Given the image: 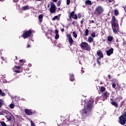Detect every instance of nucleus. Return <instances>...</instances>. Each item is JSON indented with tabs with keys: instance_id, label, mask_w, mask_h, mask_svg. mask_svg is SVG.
Wrapping results in <instances>:
<instances>
[{
	"instance_id": "obj_1",
	"label": "nucleus",
	"mask_w": 126,
	"mask_h": 126,
	"mask_svg": "<svg viewBox=\"0 0 126 126\" xmlns=\"http://www.w3.org/2000/svg\"><path fill=\"white\" fill-rule=\"evenodd\" d=\"M94 103V99L91 98L88 102L87 103V106L85 108V109L82 110V115L84 117H87V116L89 115V112H90V110L92 106H93V104Z\"/></svg>"
},
{
	"instance_id": "obj_2",
	"label": "nucleus",
	"mask_w": 126,
	"mask_h": 126,
	"mask_svg": "<svg viewBox=\"0 0 126 126\" xmlns=\"http://www.w3.org/2000/svg\"><path fill=\"white\" fill-rule=\"evenodd\" d=\"M110 23L113 33L117 34L118 31H119V22L115 16H112Z\"/></svg>"
},
{
	"instance_id": "obj_3",
	"label": "nucleus",
	"mask_w": 126,
	"mask_h": 126,
	"mask_svg": "<svg viewBox=\"0 0 126 126\" xmlns=\"http://www.w3.org/2000/svg\"><path fill=\"white\" fill-rule=\"evenodd\" d=\"M80 47L84 51H91V46L86 42H82L80 44Z\"/></svg>"
},
{
	"instance_id": "obj_4",
	"label": "nucleus",
	"mask_w": 126,
	"mask_h": 126,
	"mask_svg": "<svg viewBox=\"0 0 126 126\" xmlns=\"http://www.w3.org/2000/svg\"><path fill=\"white\" fill-rule=\"evenodd\" d=\"M118 123L122 126H125L126 124V112L119 117Z\"/></svg>"
},
{
	"instance_id": "obj_5",
	"label": "nucleus",
	"mask_w": 126,
	"mask_h": 126,
	"mask_svg": "<svg viewBox=\"0 0 126 126\" xmlns=\"http://www.w3.org/2000/svg\"><path fill=\"white\" fill-rule=\"evenodd\" d=\"M104 12V8L101 5L97 6L94 10V14L97 15V16L102 14Z\"/></svg>"
},
{
	"instance_id": "obj_6",
	"label": "nucleus",
	"mask_w": 126,
	"mask_h": 126,
	"mask_svg": "<svg viewBox=\"0 0 126 126\" xmlns=\"http://www.w3.org/2000/svg\"><path fill=\"white\" fill-rule=\"evenodd\" d=\"M31 35H32V30H29V31H24L23 32L22 37L24 38V39H26V38H29Z\"/></svg>"
},
{
	"instance_id": "obj_7",
	"label": "nucleus",
	"mask_w": 126,
	"mask_h": 126,
	"mask_svg": "<svg viewBox=\"0 0 126 126\" xmlns=\"http://www.w3.org/2000/svg\"><path fill=\"white\" fill-rule=\"evenodd\" d=\"M110 93H108V92L105 91L102 93L101 96H100V100H102V101H105V100H107V98L109 97Z\"/></svg>"
},
{
	"instance_id": "obj_8",
	"label": "nucleus",
	"mask_w": 126,
	"mask_h": 126,
	"mask_svg": "<svg viewBox=\"0 0 126 126\" xmlns=\"http://www.w3.org/2000/svg\"><path fill=\"white\" fill-rule=\"evenodd\" d=\"M97 56H98V57H98L96 59L97 63L98 64V65H100L101 63H100V60L104 58V55H103V53H102V52H101V50H100L97 51Z\"/></svg>"
},
{
	"instance_id": "obj_9",
	"label": "nucleus",
	"mask_w": 126,
	"mask_h": 126,
	"mask_svg": "<svg viewBox=\"0 0 126 126\" xmlns=\"http://www.w3.org/2000/svg\"><path fill=\"white\" fill-rule=\"evenodd\" d=\"M51 7L50 8V13H55L56 12V5L55 4V3L53 2H51Z\"/></svg>"
},
{
	"instance_id": "obj_10",
	"label": "nucleus",
	"mask_w": 126,
	"mask_h": 126,
	"mask_svg": "<svg viewBox=\"0 0 126 126\" xmlns=\"http://www.w3.org/2000/svg\"><path fill=\"white\" fill-rule=\"evenodd\" d=\"M67 37L68 39V42L70 44V46H72V45L73 44L74 41L73 39H72V37H71V34H67Z\"/></svg>"
},
{
	"instance_id": "obj_11",
	"label": "nucleus",
	"mask_w": 126,
	"mask_h": 126,
	"mask_svg": "<svg viewBox=\"0 0 126 126\" xmlns=\"http://www.w3.org/2000/svg\"><path fill=\"white\" fill-rule=\"evenodd\" d=\"M106 53L107 56L110 57L111 55H113V54H114V48H111L109 50L106 51Z\"/></svg>"
},
{
	"instance_id": "obj_12",
	"label": "nucleus",
	"mask_w": 126,
	"mask_h": 126,
	"mask_svg": "<svg viewBox=\"0 0 126 126\" xmlns=\"http://www.w3.org/2000/svg\"><path fill=\"white\" fill-rule=\"evenodd\" d=\"M25 113L28 116H31L32 115V112H31V111H30V110H29L28 109H25Z\"/></svg>"
},
{
	"instance_id": "obj_13",
	"label": "nucleus",
	"mask_w": 126,
	"mask_h": 126,
	"mask_svg": "<svg viewBox=\"0 0 126 126\" xmlns=\"http://www.w3.org/2000/svg\"><path fill=\"white\" fill-rule=\"evenodd\" d=\"M111 105H113V106H114L115 108H118L119 107V104H118V103L116 102L112 101H111Z\"/></svg>"
},
{
	"instance_id": "obj_14",
	"label": "nucleus",
	"mask_w": 126,
	"mask_h": 126,
	"mask_svg": "<svg viewBox=\"0 0 126 126\" xmlns=\"http://www.w3.org/2000/svg\"><path fill=\"white\" fill-rule=\"evenodd\" d=\"M43 17H44L43 14H40L38 16V20L40 23H42V22H43Z\"/></svg>"
},
{
	"instance_id": "obj_15",
	"label": "nucleus",
	"mask_w": 126,
	"mask_h": 126,
	"mask_svg": "<svg viewBox=\"0 0 126 126\" xmlns=\"http://www.w3.org/2000/svg\"><path fill=\"white\" fill-rule=\"evenodd\" d=\"M114 40V37L112 36L111 35H109L107 37V41L108 42H112Z\"/></svg>"
},
{
	"instance_id": "obj_16",
	"label": "nucleus",
	"mask_w": 126,
	"mask_h": 126,
	"mask_svg": "<svg viewBox=\"0 0 126 126\" xmlns=\"http://www.w3.org/2000/svg\"><path fill=\"white\" fill-rule=\"evenodd\" d=\"M22 10H28L29 9V6L28 5L22 7Z\"/></svg>"
},
{
	"instance_id": "obj_17",
	"label": "nucleus",
	"mask_w": 126,
	"mask_h": 126,
	"mask_svg": "<svg viewBox=\"0 0 126 126\" xmlns=\"http://www.w3.org/2000/svg\"><path fill=\"white\" fill-rule=\"evenodd\" d=\"M86 4H89V5H92V1L90 0H87L85 1Z\"/></svg>"
},
{
	"instance_id": "obj_18",
	"label": "nucleus",
	"mask_w": 126,
	"mask_h": 126,
	"mask_svg": "<svg viewBox=\"0 0 126 126\" xmlns=\"http://www.w3.org/2000/svg\"><path fill=\"white\" fill-rule=\"evenodd\" d=\"M93 40H94L93 39V38L91 36H89L88 37V42H89V43H92V42H93Z\"/></svg>"
},
{
	"instance_id": "obj_19",
	"label": "nucleus",
	"mask_w": 126,
	"mask_h": 126,
	"mask_svg": "<svg viewBox=\"0 0 126 126\" xmlns=\"http://www.w3.org/2000/svg\"><path fill=\"white\" fill-rule=\"evenodd\" d=\"M89 33V30L86 29V31H85V33L84 34V36H88V34Z\"/></svg>"
},
{
	"instance_id": "obj_20",
	"label": "nucleus",
	"mask_w": 126,
	"mask_h": 126,
	"mask_svg": "<svg viewBox=\"0 0 126 126\" xmlns=\"http://www.w3.org/2000/svg\"><path fill=\"white\" fill-rule=\"evenodd\" d=\"M5 117L8 121H11V116L9 115H6Z\"/></svg>"
},
{
	"instance_id": "obj_21",
	"label": "nucleus",
	"mask_w": 126,
	"mask_h": 126,
	"mask_svg": "<svg viewBox=\"0 0 126 126\" xmlns=\"http://www.w3.org/2000/svg\"><path fill=\"white\" fill-rule=\"evenodd\" d=\"M114 15H115L116 16L119 15V11L118 10V9L114 10Z\"/></svg>"
},
{
	"instance_id": "obj_22",
	"label": "nucleus",
	"mask_w": 126,
	"mask_h": 126,
	"mask_svg": "<svg viewBox=\"0 0 126 126\" xmlns=\"http://www.w3.org/2000/svg\"><path fill=\"white\" fill-rule=\"evenodd\" d=\"M70 81H74V75H71L70 76Z\"/></svg>"
},
{
	"instance_id": "obj_23",
	"label": "nucleus",
	"mask_w": 126,
	"mask_h": 126,
	"mask_svg": "<svg viewBox=\"0 0 126 126\" xmlns=\"http://www.w3.org/2000/svg\"><path fill=\"white\" fill-rule=\"evenodd\" d=\"M105 90H106V88L105 87H101L100 88V91L101 92H104Z\"/></svg>"
},
{
	"instance_id": "obj_24",
	"label": "nucleus",
	"mask_w": 126,
	"mask_h": 126,
	"mask_svg": "<svg viewBox=\"0 0 126 126\" xmlns=\"http://www.w3.org/2000/svg\"><path fill=\"white\" fill-rule=\"evenodd\" d=\"M73 36L74 38H77V34H76V32H73Z\"/></svg>"
},
{
	"instance_id": "obj_25",
	"label": "nucleus",
	"mask_w": 126,
	"mask_h": 126,
	"mask_svg": "<svg viewBox=\"0 0 126 126\" xmlns=\"http://www.w3.org/2000/svg\"><path fill=\"white\" fill-rule=\"evenodd\" d=\"M3 104V100L0 99V108L2 107V104Z\"/></svg>"
},
{
	"instance_id": "obj_26",
	"label": "nucleus",
	"mask_w": 126,
	"mask_h": 126,
	"mask_svg": "<svg viewBox=\"0 0 126 126\" xmlns=\"http://www.w3.org/2000/svg\"><path fill=\"white\" fill-rule=\"evenodd\" d=\"M91 36L93 38H95V37H96V33L94 32H93L91 33Z\"/></svg>"
},
{
	"instance_id": "obj_27",
	"label": "nucleus",
	"mask_w": 126,
	"mask_h": 126,
	"mask_svg": "<svg viewBox=\"0 0 126 126\" xmlns=\"http://www.w3.org/2000/svg\"><path fill=\"white\" fill-rule=\"evenodd\" d=\"M0 124H1L2 126H6V124H5V123L3 121H1Z\"/></svg>"
},
{
	"instance_id": "obj_28",
	"label": "nucleus",
	"mask_w": 126,
	"mask_h": 126,
	"mask_svg": "<svg viewBox=\"0 0 126 126\" xmlns=\"http://www.w3.org/2000/svg\"><path fill=\"white\" fill-rule=\"evenodd\" d=\"M0 95L1 96H4V95H5V94H4V93L2 92V91H1L0 89Z\"/></svg>"
},
{
	"instance_id": "obj_29",
	"label": "nucleus",
	"mask_w": 126,
	"mask_h": 126,
	"mask_svg": "<svg viewBox=\"0 0 126 126\" xmlns=\"http://www.w3.org/2000/svg\"><path fill=\"white\" fill-rule=\"evenodd\" d=\"M61 3H62V0H60L57 2V6H61Z\"/></svg>"
},
{
	"instance_id": "obj_30",
	"label": "nucleus",
	"mask_w": 126,
	"mask_h": 126,
	"mask_svg": "<svg viewBox=\"0 0 126 126\" xmlns=\"http://www.w3.org/2000/svg\"><path fill=\"white\" fill-rule=\"evenodd\" d=\"M14 106H15L14 104H12V103H11V104H10V106H9V107H10V108L11 109H14Z\"/></svg>"
},
{
	"instance_id": "obj_31",
	"label": "nucleus",
	"mask_w": 126,
	"mask_h": 126,
	"mask_svg": "<svg viewBox=\"0 0 126 126\" xmlns=\"http://www.w3.org/2000/svg\"><path fill=\"white\" fill-rule=\"evenodd\" d=\"M55 38L56 39V40H58V39H59V38H60V35H59V34H56Z\"/></svg>"
},
{
	"instance_id": "obj_32",
	"label": "nucleus",
	"mask_w": 126,
	"mask_h": 126,
	"mask_svg": "<svg viewBox=\"0 0 126 126\" xmlns=\"http://www.w3.org/2000/svg\"><path fill=\"white\" fill-rule=\"evenodd\" d=\"M74 11H72L71 13H70V15L72 16V17H74Z\"/></svg>"
},
{
	"instance_id": "obj_33",
	"label": "nucleus",
	"mask_w": 126,
	"mask_h": 126,
	"mask_svg": "<svg viewBox=\"0 0 126 126\" xmlns=\"http://www.w3.org/2000/svg\"><path fill=\"white\" fill-rule=\"evenodd\" d=\"M59 17L58 16H55L52 18V20H56V19H58Z\"/></svg>"
},
{
	"instance_id": "obj_34",
	"label": "nucleus",
	"mask_w": 126,
	"mask_h": 126,
	"mask_svg": "<svg viewBox=\"0 0 126 126\" xmlns=\"http://www.w3.org/2000/svg\"><path fill=\"white\" fill-rule=\"evenodd\" d=\"M70 4V0H66L67 5H69Z\"/></svg>"
},
{
	"instance_id": "obj_35",
	"label": "nucleus",
	"mask_w": 126,
	"mask_h": 126,
	"mask_svg": "<svg viewBox=\"0 0 126 126\" xmlns=\"http://www.w3.org/2000/svg\"><path fill=\"white\" fill-rule=\"evenodd\" d=\"M96 1L97 2H99V3H101V2H103V1H105V0H96Z\"/></svg>"
},
{
	"instance_id": "obj_36",
	"label": "nucleus",
	"mask_w": 126,
	"mask_h": 126,
	"mask_svg": "<svg viewBox=\"0 0 126 126\" xmlns=\"http://www.w3.org/2000/svg\"><path fill=\"white\" fill-rule=\"evenodd\" d=\"M73 18L74 19H77L78 17H77V15L76 14H75L74 15V17H73Z\"/></svg>"
},
{
	"instance_id": "obj_37",
	"label": "nucleus",
	"mask_w": 126,
	"mask_h": 126,
	"mask_svg": "<svg viewBox=\"0 0 126 126\" xmlns=\"http://www.w3.org/2000/svg\"><path fill=\"white\" fill-rule=\"evenodd\" d=\"M81 17H82V16H81V13H79L78 14V18L80 19V18H81Z\"/></svg>"
},
{
	"instance_id": "obj_38",
	"label": "nucleus",
	"mask_w": 126,
	"mask_h": 126,
	"mask_svg": "<svg viewBox=\"0 0 126 126\" xmlns=\"http://www.w3.org/2000/svg\"><path fill=\"white\" fill-rule=\"evenodd\" d=\"M4 112L3 111L0 112V116H4Z\"/></svg>"
},
{
	"instance_id": "obj_39",
	"label": "nucleus",
	"mask_w": 126,
	"mask_h": 126,
	"mask_svg": "<svg viewBox=\"0 0 126 126\" xmlns=\"http://www.w3.org/2000/svg\"><path fill=\"white\" fill-rule=\"evenodd\" d=\"M19 62H20V63H21V65H23V64H24V63H23V62H24V61H23V60H19Z\"/></svg>"
},
{
	"instance_id": "obj_40",
	"label": "nucleus",
	"mask_w": 126,
	"mask_h": 126,
	"mask_svg": "<svg viewBox=\"0 0 126 126\" xmlns=\"http://www.w3.org/2000/svg\"><path fill=\"white\" fill-rule=\"evenodd\" d=\"M84 21H85V19L83 18V19H82V20L81 21V24L83 25V22H84Z\"/></svg>"
},
{
	"instance_id": "obj_41",
	"label": "nucleus",
	"mask_w": 126,
	"mask_h": 126,
	"mask_svg": "<svg viewBox=\"0 0 126 126\" xmlns=\"http://www.w3.org/2000/svg\"><path fill=\"white\" fill-rule=\"evenodd\" d=\"M3 112L4 113V115H5V114H8V113H9V112L7 111V110H3Z\"/></svg>"
},
{
	"instance_id": "obj_42",
	"label": "nucleus",
	"mask_w": 126,
	"mask_h": 126,
	"mask_svg": "<svg viewBox=\"0 0 126 126\" xmlns=\"http://www.w3.org/2000/svg\"><path fill=\"white\" fill-rule=\"evenodd\" d=\"M15 68H17V69H20L21 68V67L20 66H15Z\"/></svg>"
},
{
	"instance_id": "obj_43",
	"label": "nucleus",
	"mask_w": 126,
	"mask_h": 126,
	"mask_svg": "<svg viewBox=\"0 0 126 126\" xmlns=\"http://www.w3.org/2000/svg\"><path fill=\"white\" fill-rule=\"evenodd\" d=\"M116 86H117V85H116V84H115V83L112 84L113 88H114V89L116 88Z\"/></svg>"
},
{
	"instance_id": "obj_44",
	"label": "nucleus",
	"mask_w": 126,
	"mask_h": 126,
	"mask_svg": "<svg viewBox=\"0 0 126 126\" xmlns=\"http://www.w3.org/2000/svg\"><path fill=\"white\" fill-rule=\"evenodd\" d=\"M15 72H16V73H20L21 72L18 70H15Z\"/></svg>"
},
{
	"instance_id": "obj_45",
	"label": "nucleus",
	"mask_w": 126,
	"mask_h": 126,
	"mask_svg": "<svg viewBox=\"0 0 126 126\" xmlns=\"http://www.w3.org/2000/svg\"><path fill=\"white\" fill-rule=\"evenodd\" d=\"M55 33L57 34H59V31L58 30H56L55 31Z\"/></svg>"
},
{
	"instance_id": "obj_46",
	"label": "nucleus",
	"mask_w": 126,
	"mask_h": 126,
	"mask_svg": "<svg viewBox=\"0 0 126 126\" xmlns=\"http://www.w3.org/2000/svg\"><path fill=\"white\" fill-rule=\"evenodd\" d=\"M107 77H108V79H112V77H111V75H108Z\"/></svg>"
},
{
	"instance_id": "obj_47",
	"label": "nucleus",
	"mask_w": 126,
	"mask_h": 126,
	"mask_svg": "<svg viewBox=\"0 0 126 126\" xmlns=\"http://www.w3.org/2000/svg\"><path fill=\"white\" fill-rule=\"evenodd\" d=\"M58 47L61 48V47H62V43H59V44L58 45Z\"/></svg>"
},
{
	"instance_id": "obj_48",
	"label": "nucleus",
	"mask_w": 126,
	"mask_h": 126,
	"mask_svg": "<svg viewBox=\"0 0 126 126\" xmlns=\"http://www.w3.org/2000/svg\"><path fill=\"white\" fill-rule=\"evenodd\" d=\"M30 47H31L30 44H29V43H28L27 46V48H30Z\"/></svg>"
},
{
	"instance_id": "obj_49",
	"label": "nucleus",
	"mask_w": 126,
	"mask_h": 126,
	"mask_svg": "<svg viewBox=\"0 0 126 126\" xmlns=\"http://www.w3.org/2000/svg\"><path fill=\"white\" fill-rule=\"evenodd\" d=\"M99 101V97H96V98H95V102H97V101Z\"/></svg>"
},
{
	"instance_id": "obj_50",
	"label": "nucleus",
	"mask_w": 126,
	"mask_h": 126,
	"mask_svg": "<svg viewBox=\"0 0 126 126\" xmlns=\"http://www.w3.org/2000/svg\"><path fill=\"white\" fill-rule=\"evenodd\" d=\"M1 60H2V61H4V58L3 57H1Z\"/></svg>"
},
{
	"instance_id": "obj_51",
	"label": "nucleus",
	"mask_w": 126,
	"mask_h": 126,
	"mask_svg": "<svg viewBox=\"0 0 126 126\" xmlns=\"http://www.w3.org/2000/svg\"><path fill=\"white\" fill-rule=\"evenodd\" d=\"M14 2H18L19 1V0H14Z\"/></svg>"
},
{
	"instance_id": "obj_52",
	"label": "nucleus",
	"mask_w": 126,
	"mask_h": 126,
	"mask_svg": "<svg viewBox=\"0 0 126 126\" xmlns=\"http://www.w3.org/2000/svg\"><path fill=\"white\" fill-rule=\"evenodd\" d=\"M91 23H95V21H93V20H92V21H90Z\"/></svg>"
},
{
	"instance_id": "obj_53",
	"label": "nucleus",
	"mask_w": 126,
	"mask_h": 126,
	"mask_svg": "<svg viewBox=\"0 0 126 126\" xmlns=\"http://www.w3.org/2000/svg\"><path fill=\"white\" fill-rule=\"evenodd\" d=\"M53 2H57L58 1V0H52Z\"/></svg>"
},
{
	"instance_id": "obj_54",
	"label": "nucleus",
	"mask_w": 126,
	"mask_h": 126,
	"mask_svg": "<svg viewBox=\"0 0 126 126\" xmlns=\"http://www.w3.org/2000/svg\"><path fill=\"white\" fill-rule=\"evenodd\" d=\"M62 32H64V29H62L61 30Z\"/></svg>"
},
{
	"instance_id": "obj_55",
	"label": "nucleus",
	"mask_w": 126,
	"mask_h": 126,
	"mask_svg": "<svg viewBox=\"0 0 126 126\" xmlns=\"http://www.w3.org/2000/svg\"><path fill=\"white\" fill-rule=\"evenodd\" d=\"M109 2H112L113 0H108Z\"/></svg>"
},
{
	"instance_id": "obj_56",
	"label": "nucleus",
	"mask_w": 126,
	"mask_h": 126,
	"mask_svg": "<svg viewBox=\"0 0 126 126\" xmlns=\"http://www.w3.org/2000/svg\"><path fill=\"white\" fill-rule=\"evenodd\" d=\"M69 19H70L71 18H72V16H71L70 15L69 16Z\"/></svg>"
},
{
	"instance_id": "obj_57",
	"label": "nucleus",
	"mask_w": 126,
	"mask_h": 126,
	"mask_svg": "<svg viewBox=\"0 0 126 126\" xmlns=\"http://www.w3.org/2000/svg\"><path fill=\"white\" fill-rule=\"evenodd\" d=\"M120 100H123V97L121 96L120 98H119Z\"/></svg>"
},
{
	"instance_id": "obj_58",
	"label": "nucleus",
	"mask_w": 126,
	"mask_h": 126,
	"mask_svg": "<svg viewBox=\"0 0 126 126\" xmlns=\"http://www.w3.org/2000/svg\"><path fill=\"white\" fill-rule=\"evenodd\" d=\"M54 45L56 44H57V41H54Z\"/></svg>"
},
{
	"instance_id": "obj_59",
	"label": "nucleus",
	"mask_w": 126,
	"mask_h": 126,
	"mask_svg": "<svg viewBox=\"0 0 126 126\" xmlns=\"http://www.w3.org/2000/svg\"><path fill=\"white\" fill-rule=\"evenodd\" d=\"M81 71H82V73H84V70H81Z\"/></svg>"
},
{
	"instance_id": "obj_60",
	"label": "nucleus",
	"mask_w": 126,
	"mask_h": 126,
	"mask_svg": "<svg viewBox=\"0 0 126 126\" xmlns=\"http://www.w3.org/2000/svg\"><path fill=\"white\" fill-rule=\"evenodd\" d=\"M42 0H35V1H41Z\"/></svg>"
},
{
	"instance_id": "obj_61",
	"label": "nucleus",
	"mask_w": 126,
	"mask_h": 126,
	"mask_svg": "<svg viewBox=\"0 0 126 126\" xmlns=\"http://www.w3.org/2000/svg\"><path fill=\"white\" fill-rule=\"evenodd\" d=\"M74 23H75V22H74V21H73V22H72V24H73V25H74Z\"/></svg>"
},
{
	"instance_id": "obj_62",
	"label": "nucleus",
	"mask_w": 126,
	"mask_h": 126,
	"mask_svg": "<svg viewBox=\"0 0 126 126\" xmlns=\"http://www.w3.org/2000/svg\"><path fill=\"white\" fill-rule=\"evenodd\" d=\"M15 58H16V60H18V58H17V56H16Z\"/></svg>"
},
{
	"instance_id": "obj_63",
	"label": "nucleus",
	"mask_w": 126,
	"mask_h": 126,
	"mask_svg": "<svg viewBox=\"0 0 126 126\" xmlns=\"http://www.w3.org/2000/svg\"><path fill=\"white\" fill-rule=\"evenodd\" d=\"M110 100H111V102H112V101H113V98H110Z\"/></svg>"
},
{
	"instance_id": "obj_64",
	"label": "nucleus",
	"mask_w": 126,
	"mask_h": 126,
	"mask_svg": "<svg viewBox=\"0 0 126 126\" xmlns=\"http://www.w3.org/2000/svg\"><path fill=\"white\" fill-rule=\"evenodd\" d=\"M2 55V54L0 53V56H1Z\"/></svg>"
}]
</instances>
